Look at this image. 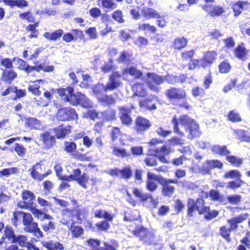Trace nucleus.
Returning <instances> with one entry per match:
<instances>
[{
    "label": "nucleus",
    "mask_w": 250,
    "mask_h": 250,
    "mask_svg": "<svg viewBox=\"0 0 250 250\" xmlns=\"http://www.w3.org/2000/svg\"><path fill=\"white\" fill-rule=\"evenodd\" d=\"M153 99L147 98L145 99L141 100L139 102L140 107L145 108L149 110H155L156 109V104L152 103Z\"/></svg>",
    "instance_id": "a18cd8bd"
},
{
    "label": "nucleus",
    "mask_w": 250,
    "mask_h": 250,
    "mask_svg": "<svg viewBox=\"0 0 250 250\" xmlns=\"http://www.w3.org/2000/svg\"><path fill=\"white\" fill-rule=\"evenodd\" d=\"M242 174L237 169H230L226 171L223 176L224 179H237L241 178Z\"/></svg>",
    "instance_id": "864d4df0"
},
{
    "label": "nucleus",
    "mask_w": 250,
    "mask_h": 250,
    "mask_svg": "<svg viewBox=\"0 0 250 250\" xmlns=\"http://www.w3.org/2000/svg\"><path fill=\"white\" fill-rule=\"evenodd\" d=\"M98 101L106 105L113 104L116 102L115 99L112 95H104L98 98Z\"/></svg>",
    "instance_id": "13d9d810"
},
{
    "label": "nucleus",
    "mask_w": 250,
    "mask_h": 250,
    "mask_svg": "<svg viewBox=\"0 0 250 250\" xmlns=\"http://www.w3.org/2000/svg\"><path fill=\"white\" fill-rule=\"evenodd\" d=\"M111 17L115 21L119 23H123L125 21L123 12L120 9L114 11L111 13Z\"/></svg>",
    "instance_id": "052dcab7"
},
{
    "label": "nucleus",
    "mask_w": 250,
    "mask_h": 250,
    "mask_svg": "<svg viewBox=\"0 0 250 250\" xmlns=\"http://www.w3.org/2000/svg\"><path fill=\"white\" fill-rule=\"evenodd\" d=\"M234 17L240 15L243 11L250 7V3L248 1L238 0L232 3L231 6Z\"/></svg>",
    "instance_id": "393cba45"
},
{
    "label": "nucleus",
    "mask_w": 250,
    "mask_h": 250,
    "mask_svg": "<svg viewBox=\"0 0 250 250\" xmlns=\"http://www.w3.org/2000/svg\"><path fill=\"white\" fill-rule=\"evenodd\" d=\"M156 157H157V155H156L155 153L154 154L149 153L147 157L144 160V162L148 167L156 166L158 164Z\"/></svg>",
    "instance_id": "6e6d98bb"
},
{
    "label": "nucleus",
    "mask_w": 250,
    "mask_h": 250,
    "mask_svg": "<svg viewBox=\"0 0 250 250\" xmlns=\"http://www.w3.org/2000/svg\"><path fill=\"white\" fill-rule=\"evenodd\" d=\"M56 174L59 179L62 181L68 182L75 181L83 188H87V183L90 180L92 183V186H94L97 183L96 178L89 179L88 175L85 173H82V170L79 168L73 169L72 173L69 175H62V167L60 164H57L54 167Z\"/></svg>",
    "instance_id": "7ed1b4c3"
},
{
    "label": "nucleus",
    "mask_w": 250,
    "mask_h": 250,
    "mask_svg": "<svg viewBox=\"0 0 250 250\" xmlns=\"http://www.w3.org/2000/svg\"><path fill=\"white\" fill-rule=\"evenodd\" d=\"M240 242L241 244L237 246L236 250H247L246 248L250 249V238L249 235L242 238Z\"/></svg>",
    "instance_id": "0e129e2a"
},
{
    "label": "nucleus",
    "mask_w": 250,
    "mask_h": 250,
    "mask_svg": "<svg viewBox=\"0 0 250 250\" xmlns=\"http://www.w3.org/2000/svg\"><path fill=\"white\" fill-rule=\"evenodd\" d=\"M51 91L46 90L43 93V96L49 101L53 98V93L56 91L58 96L63 98L65 102H68L74 106L81 105L85 108H89L92 107L91 101L87 97L81 92L74 93L73 87L71 86L66 88L60 87L56 90L54 88L51 89Z\"/></svg>",
    "instance_id": "f03ea898"
},
{
    "label": "nucleus",
    "mask_w": 250,
    "mask_h": 250,
    "mask_svg": "<svg viewBox=\"0 0 250 250\" xmlns=\"http://www.w3.org/2000/svg\"><path fill=\"white\" fill-rule=\"evenodd\" d=\"M226 159L232 165L236 167H239L243 163L242 159L234 155H227L226 157Z\"/></svg>",
    "instance_id": "774afa93"
},
{
    "label": "nucleus",
    "mask_w": 250,
    "mask_h": 250,
    "mask_svg": "<svg viewBox=\"0 0 250 250\" xmlns=\"http://www.w3.org/2000/svg\"><path fill=\"white\" fill-rule=\"evenodd\" d=\"M42 163L41 162H38L33 165L31 168L29 170L31 176L35 180L38 181H41L44 178L51 174L52 172L51 169H48L43 174H40L39 170L42 169Z\"/></svg>",
    "instance_id": "f3484780"
},
{
    "label": "nucleus",
    "mask_w": 250,
    "mask_h": 250,
    "mask_svg": "<svg viewBox=\"0 0 250 250\" xmlns=\"http://www.w3.org/2000/svg\"><path fill=\"white\" fill-rule=\"evenodd\" d=\"M17 76V72L13 69H3L1 73V80L6 83L11 84Z\"/></svg>",
    "instance_id": "c756f323"
},
{
    "label": "nucleus",
    "mask_w": 250,
    "mask_h": 250,
    "mask_svg": "<svg viewBox=\"0 0 250 250\" xmlns=\"http://www.w3.org/2000/svg\"><path fill=\"white\" fill-rule=\"evenodd\" d=\"M15 231L13 227L9 225H6L4 229V233L3 236L5 239H7L8 240L13 242V239L16 237Z\"/></svg>",
    "instance_id": "09e8293b"
},
{
    "label": "nucleus",
    "mask_w": 250,
    "mask_h": 250,
    "mask_svg": "<svg viewBox=\"0 0 250 250\" xmlns=\"http://www.w3.org/2000/svg\"><path fill=\"white\" fill-rule=\"evenodd\" d=\"M22 223L24 226V230L26 232L32 233L38 239L44 236L43 233L39 227L38 224L33 221V218L29 212H22Z\"/></svg>",
    "instance_id": "6e6552de"
},
{
    "label": "nucleus",
    "mask_w": 250,
    "mask_h": 250,
    "mask_svg": "<svg viewBox=\"0 0 250 250\" xmlns=\"http://www.w3.org/2000/svg\"><path fill=\"white\" fill-rule=\"evenodd\" d=\"M249 216L248 213L239 214L234 216L230 219L227 220V223L229 224L228 227L226 225H224L220 227L219 234L226 241L229 243L231 241V233L232 230H236L238 227V225L245 221Z\"/></svg>",
    "instance_id": "423d86ee"
},
{
    "label": "nucleus",
    "mask_w": 250,
    "mask_h": 250,
    "mask_svg": "<svg viewBox=\"0 0 250 250\" xmlns=\"http://www.w3.org/2000/svg\"><path fill=\"white\" fill-rule=\"evenodd\" d=\"M234 56L237 59L244 60L248 54V51L243 43L238 44L233 49Z\"/></svg>",
    "instance_id": "c9c22d12"
},
{
    "label": "nucleus",
    "mask_w": 250,
    "mask_h": 250,
    "mask_svg": "<svg viewBox=\"0 0 250 250\" xmlns=\"http://www.w3.org/2000/svg\"><path fill=\"white\" fill-rule=\"evenodd\" d=\"M133 61V54L131 52L126 51H122L119 57L117 58V62L120 63L131 64Z\"/></svg>",
    "instance_id": "4c0bfd02"
},
{
    "label": "nucleus",
    "mask_w": 250,
    "mask_h": 250,
    "mask_svg": "<svg viewBox=\"0 0 250 250\" xmlns=\"http://www.w3.org/2000/svg\"><path fill=\"white\" fill-rule=\"evenodd\" d=\"M159 183L161 187V194L164 197H170L174 193L175 188L171 184H177L178 181L177 179H166L162 176L159 177Z\"/></svg>",
    "instance_id": "f8f14e48"
},
{
    "label": "nucleus",
    "mask_w": 250,
    "mask_h": 250,
    "mask_svg": "<svg viewBox=\"0 0 250 250\" xmlns=\"http://www.w3.org/2000/svg\"><path fill=\"white\" fill-rule=\"evenodd\" d=\"M39 25V21H37L33 23L28 24L26 27V31L30 32V34L29 35L28 37L30 39L37 38L38 37L39 32L37 27Z\"/></svg>",
    "instance_id": "37998d69"
},
{
    "label": "nucleus",
    "mask_w": 250,
    "mask_h": 250,
    "mask_svg": "<svg viewBox=\"0 0 250 250\" xmlns=\"http://www.w3.org/2000/svg\"><path fill=\"white\" fill-rule=\"evenodd\" d=\"M112 154L117 157L122 158L129 157L130 156V154L127 152L125 149L115 146L113 147Z\"/></svg>",
    "instance_id": "e2e57ef3"
},
{
    "label": "nucleus",
    "mask_w": 250,
    "mask_h": 250,
    "mask_svg": "<svg viewBox=\"0 0 250 250\" xmlns=\"http://www.w3.org/2000/svg\"><path fill=\"white\" fill-rule=\"evenodd\" d=\"M63 31L62 29H58L54 30L53 32H46L44 33L43 36L46 40L48 41H56L59 40L62 36Z\"/></svg>",
    "instance_id": "e433bc0d"
},
{
    "label": "nucleus",
    "mask_w": 250,
    "mask_h": 250,
    "mask_svg": "<svg viewBox=\"0 0 250 250\" xmlns=\"http://www.w3.org/2000/svg\"><path fill=\"white\" fill-rule=\"evenodd\" d=\"M28 209L31 211V212L33 214L35 217L38 219H40L42 221L44 220L45 219L51 220L53 219V217L51 215L49 214L44 213L41 209L36 208L34 206H32Z\"/></svg>",
    "instance_id": "58836bf2"
},
{
    "label": "nucleus",
    "mask_w": 250,
    "mask_h": 250,
    "mask_svg": "<svg viewBox=\"0 0 250 250\" xmlns=\"http://www.w3.org/2000/svg\"><path fill=\"white\" fill-rule=\"evenodd\" d=\"M195 53V50L191 49L188 50H184L181 53V58L182 61L189 62L194 58Z\"/></svg>",
    "instance_id": "bf43d9fd"
},
{
    "label": "nucleus",
    "mask_w": 250,
    "mask_h": 250,
    "mask_svg": "<svg viewBox=\"0 0 250 250\" xmlns=\"http://www.w3.org/2000/svg\"><path fill=\"white\" fill-rule=\"evenodd\" d=\"M165 95L167 99L170 101H183L178 104L180 108L188 109L190 107V105L187 101V93L186 90L182 88L171 86L165 91Z\"/></svg>",
    "instance_id": "0eeeda50"
},
{
    "label": "nucleus",
    "mask_w": 250,
    "mask_h": 250,
    "mask_svg": "<svg viewBox=\"0 0 250 250\" xmlns=\"http://www.w3.org/2000/svg\"><path fill=\"white\" fill-rule=\"evenodd\" d=\"M141 12L143 17L146 20L160 18V13L151 7H144Z\"/></svg>",
    "instance_id": "7c9ffc66"
},
{
    "label": "nucleus",
    "mask_w": 250,
    "mask_h": 250,
    "mask_svg": "<svg viewBox=\"0 0 250 250\" xmlns=\"http://www.w3.org/2000/svg\"><path fill=\"white\" fill-rule=\"evenodd\" d=\"M16 60L19 63L18 68L25 71L28 74L33 71L40 72L41 70H43L44 72H52L54 69V66L53 65H48L44 67L42 64L37 65V62H34V64H36L35 66H30L26 61L21 59L17 58Z\"/></svg>",
    "instance_id": "1a4fd4ad"
},
{
    "label": "nucleus",
    "mask_w": 250,
    "mask_h": 250,
    "mask_svg": "<svg viewBox=\"0 0 250 250\" xmlns=\"http://www.w3.org/2000/svg\"><path fill=\"white\" fill-rule=\"evenodd\" d=\"M135 108L133 104L130 106H121L118 107L119 118L122 125L129 126L132 123V119L130 116L132 110Z\"/></svg>",
    "instance_id": "ddd939ff"
},
{
    "label": "nucleus",
    "mask_w": 250,
    "mask_h": 250,
    "mask_svg": "<svg viewBox=\"0 0 250 250\" xmlns=\"http://www.w3.org/2000/svg\"><path fill=\"white\" fill-rule=\"evenodd\" d=\"M202 7L211 17H220L225 12V8L219 5L206 4L203 5Z\"/></svg>",
    "instance_id": "aec40b11"
},
{
    "label": "nucleus",
    "mask_w": 250,
    "mask_h": 250,
    "mask_svg": "<svg viewBox=\"0 0 250 250\" xmlns=\"http://www.w3.org/2000/svg\"><path fill=\"white\" fill-rule=\"evenodd\" d=\"M2 2L10 7L17 6L18 8H22L28 6V2L26 0H2Z\"/></svg>",
    "instance_id": "79ce46f5"
},
{
    "label": "nucleus",
    "mask_w": 250,
    "mask_h": 250,
    "mask_svg": "<svg viewBox=\"0 0 250 250\" xmlns=\"http://www.w3.org/2000/svg\"><path fill=\"white\" fill-rule=\"evenodd\" d=\"M103 121L111 122L117 119V113L116 109L113 108H108L101 112Z\"/></svg>",
    "instance_id": "72a5a7b5"
},
{
    "label": "nucleus",
    "mask_w": 250,
    "mask_h": 250,
    "mask_svg": "<svg viewBox=\"0 0 250 250\" xmlns=\"http://www.w3.org/2000/svg\"><path fill=\"white\" fill-rule=\"evenodd\" d=\"M72 32L75 35L74 36L71 33L67 32L63 33L62 36V40L65 42H70L77 39H82L84 38L83 32L79 29H73Z\"/></svg>",
    "instance_id": "bb28decb"
},
{
    "label": "nucleus",
    "mask_w": 250,
    "mask_h": 250,
    "mask_svg": "<svg viewBox=\"0 0 250 250\" xmlns=\"http://www.w3.org/2000/svg\"><path fill=\"white\" fill-rule=\"evenodd\" d=\"M165 82L164 76L154 72H147L146 74V83L149 89L155 92H158L160 88L158 85L163 84Z\"/></svg>",
    "instance_id": "9b49d317"
},
{
    "label": "nucleus",
    "mask_w": 250,
    "mask_h": 250,
    "mask_svg": "<svg viewBox=\"0 0 250 250\" xmlns=\"http://www.w3.org/2000/svg\"><path fill=\"white\" fill-rule=\"evenodd\" d=\"M152 124L149 120L142 116H137L134 121V129L137 133L143 134L150 128Z\"/></svg>",
    "instance_id": "2eb2a0df"
},
{
    "label": "nucleus",
    "mask_w": 250,
    "mask_h": 250,
    "mask_svg": "<svg viewBox=\"0 0 250 250\" xmlns=\"http://www.w3.org/2000/svg\"><path fill=\"white\" fill-rule=\"evenodd\" d=\"M159 177L154 174L148 172L147 173V181L146 187L147 189L151 192L154 191L157 188V185L153 181H158Z\"/></svg>",
    "instance_id": "473e14b6"
},
{
    "label": "nucleus",
    "mask_w": 250,
    "mask_h": 250,
    "mask_svg": "<svg viewBox=\"0 0 250 250\" xmlns=\"http://www.w3.org/2000/svg\"><path fill=\"white\" fill-rule=\"evenodd\" d=\"M123 73L124 75L129 74L135 80L141 79L143 77V72L138 69L135 66H131L123 69Z\"/></svg>",
    "instance_id": "2f4dec72"
},
{
    "label": "nucleus",
    "mask_w": 250,
    "mask_h": 250,
    "mask_svg": "<svg viewBox=\"0 0 250 250\" xmlns=\"http://www.w3.org/2000/svg\"><path fill=\"white\" fill-rule=\"evenodd\" d=\"M108 173L112 176L120 177L125 180L130 178L132 174L129 166L125 167L121 169L118 168L110 169Z\"/></svg>",
    "instance_id": "4be33fe9"
},
{
    "label": "nucleus",
    "mask_w": 250,
    "mask_h": 250,
    "mask_svg": "<svg viewBox=\"0 0 250 250\" xmlns=\"http://www.w3.org/2000/svg\"><path fill=\"white\" fill-rule=\"evenodd\" d=\"M132 193L135 197L141 202H145L149 199L152 200L153 196L150 193H144L140 189L137 188H132Z\"/></svg>",
    "instance_id": "f704fd0d"
},
{
    "label": "nucleus",
    "mask_w": 250,
    "mask_h": 250,
    "mask_svg": "<svg viewBox=\"0 0 250 250\" xmlns=\"http://www.w3.org/2000/svg\"><path fill=\"white\" fill-rule=\"evenodd\" d=\"M56 118L59 121L66 122L77 120L79 115L76 110L71 107H63L57 110Z\"/></svg>",
    "instance_id": "9d476101"
},
{
    "label": "nucleus",
    "mask_w": 250,
    "mask_h": 250,
    "mask_svg": "<svg viewBox=\"0 0 250 250\" xmlns=\"http://www.w3.org/2000/svg\"><path fill=\"white\" fill-rule=\"evenodd\" d=\"M16 59V57H14L12 59L9 58H2L0 60V65L5 70L13 69L14 68L13 62L15 61Z\"/></svg>",
    "instance_id": "603ef678"
},
{
    "label": "nucleus",
    "mask_w": 250,
    "mask_h": 250,
    "mask_svg": "<svg viewBox=\"0 0 250 250\" xmlns=\"http://www.w3.org/2000/svg\"><path fill=\"white\" fill-rule=\"evenodd\" d=\"M121 74L118 71H113L109 76V80L105 85H102L104 92L112 91L121 86L122 83L120 79Z\"/></svg>",
    "instance_id": "4468645a"
},
{
    "label": "nucleus",
    "mask_w": 250,
    "mask_h": 250,
    "mask_svg": "<svg viewBox=\"0 0 250 250\" xmlns=\"http://www.w3.org/2000/svg\"><path fill=\"white\" fill-rule=\"evenodd\" d=\"M87 245L92 249V250H116L115 247L118 246L117 243L114 244V247L106 243H104V247H100L101 242L97 239L90 238L86 241Z\"/></svg>",
    "instance_id": "b1692460"
},
{
    "label": "nucleus",
    "mask_w": 250,
    "mask_h": 250,
    "mask_svg": "<svg viewBox=\"0 0 250 250\" xmlns=\"http://www.w3.org/2000/svg\"><path fill=\"white\" fill-rule=\"evenodd\" d=\"M211 150L215 153L221 156H227L230 153V151L228 149L226 146L214 145L212 147Z\"/></svg>",
    "instance_id": "3c124183"
},
{
    "label": "nucleus",
    "mask_w": 250,
    "mask_h": 250,
    "mask_svg": "<svg viewBox=\"0 0 250 250\" xmlns=\"http://www.w3.org/2000/svg\"><path fill=\"white\" fill-rule=\"evenodd\" d=\"M139 30L146 31L147 30L149 33L155 34L157 31V28L154 25H151L149 23H143L138 25Z\"/></svg>",
    "instance_id": "4d7b16f0"
},
{
    "label": "nucleus",
    "mask_w": 250,
    "mask_h": 250,
    "mask_svg": "<svg viewBox=\"0 0 250 250\" xmlns=\"http://www.w3.org/2000/svg\"><path fill=\"white\" fill-rule=\"evenodd\" d=\"M43 246L48 250H63L64 248L62 244L53 240L45 242Z\"/></svg>",
    "instance_id": "c03bdc74"
},
{
    "label": "nucleus",
    "mask_w": 250,
    "mask_h": 250,
    "mask_svg": "<svg viewBox=\"0 0 250 250\" xmlns=\"http://www.w3.org/2000/svg\"><path fill=\"white\" fill-rule=\"evenodd\" d=\"M72 202L76 206L72 208L63 209L62 211L61 222L64 225H70L69 230L73 238H78L84 233L83 229L80 226L75 225L76 223L82 224L87 220L88 210L85 207L79 205L76 200Z\"/></svg>",
    "instance_id": "f257e3e1"
},
{
    "label": "nucleus",
    "mask_w": 250,
    "mask_h": 250,
    "mask_svg": "<svg viewBox=\"0 0 250 250\" xmlns=\"http://www.w3.org/2000/svg\"><path fill=\"white\" fill-rule=\"evenodd\" d=\"M157 155V158L162 163L167 164L169 161L167 160L165 155H168L171 152V148L166 145H164L160 148H157L152 150Z\"/></svg>",
    "instance_id": "a878e982"
},
{
    "label": "nucleus",
    "mask_w": 250,
    "mask_h": 250,
    "mask_svg": "<svg viewBox=\"0 0 250 250\" xmlns=\"http://www.w3.org/2000/svg\"><path fill=\"white\" fill-rule=\"evenodd\" d=\"M94 216L98 218H104L108 221L113 220L114 215L108 213L106 211H103L102 209L96 210L94 213Z\"/></svg>",
    "instance_id": "8fccbe9b"
},
{
    "label": "nucleus",
    "mask_w": 250,
    "mask_h": 250,
    "mask_svg": "<svg viewBox=\"0 0 250 250\" xmlns=\"http://www.w3.org/2000/svg\"><path fill=\"white\" fill-rule=\"evenodd\" d=\"M227 119L232 123H238L242 121L240 113L236 109L230 110L227 116Z\"/></svg>",
    "instance_id": "49530a36"
},
{
    "label": "nucleus",
    "mask_w": 250,
    "mask_h": 250,
    "mask_svg": "<svg viewBox=\"0 0 250 250\" xmlns=\"http://www.w3.org/2000/svg\"><path fill=\"white\" fill-rule=\"evenodd\" d=\"M218 67L219 72L222 74L228 73L231 69V65L228 59L221 62L218 64Z\"/></svg>",
    "instance_id": "de8ad7c7"
},
{
    "label": "nucleus",
    "mask_w": 250,
    "mask_h": 250,
    "mask_svg": "<svg viewBox=\"0 0 250 250\" xmlns=\"http://www.w3.org/2000/svg\"><path fill=\"white\" fill-rule=\"evenodd\" d=\"M97 4L103 9L111 11L117 7V3L114 0H97Z\"/></svg>",
    "instance_id": "ea45409f"
},
{
    "label": "nucleus",
    "mask_w": 250,
    "mask_h": 250,
    "mask_svg": "<svg viewBox=\"0 0 250 250\" xmlns=\"http://www.w3.org/2000/svg\"><path fill=\"white\" fill-rule=\"evenodd\" d=\"M188 40L184 37H176L172 42L171 47L175 50L180 51L188 45Z\"/></svg>",
    "instance_id": "cd10ccee"
},
{
    "label": "nucleus",
    "mask_w": 250,
    "mask_h": 250,
    "mask_svg": "<svg viewBox=\"0 0 250 250\" xmlns=\"http://www.w3.org/2000/svg\"><path fill=\"white\" fill-rule=\"evenodd\" d=\"M218 53L215 50H207L205 52L201 58L202 65L206 68L213 64L217 59Z\"/></svg>",
    "instance_id": "412c9836"
},
{
    "label": "nucleus",
    "mask_w": 250,
    "mask_h": 250,
    "mask_svg": "<svg viewBox=\"0 0 250 250\" xmlns=\"http://www.w3.org/2000/svg\"><path fill=\"white\" fill-rule=\"evenodd\" d=\"M21 196L22 200V205L21 206V208L29 209L35 206V195L32 191L24 189L21 192Z\"/></svg>",
    "instance_id": "a211bd4d"
},
{
    "label": "nucleus",
    "mask_w": 250,
    "mask_h": 250,
    "mask_svg": "<svg viewBox=\"0 0 250 250\" xmlns=\"http://www.w3.org/2000/svg\"><path fill=\"white\" fill-rule=\"evenodd\" d=\"M203 192L205 193V197H209L211 201L222 202L224 200V196L220 194L216 190L210 189L208 192Z\"/></svg>",
    "instance_id": "a19ab883"
},
{
    "label": "nucleus",
    "mask_w": 250,
    "mask_h": 250,
    "mask_svg": "<svg viewBox=\"0 0 250 250\" xmlns=\"http://www.w3.org/2000/svg\"><path fill=\"white\" fill-rule=\"evenodd\" d=\"M77 144L75 142L69 141H65L64 142L63 149L68 153L73 155L77 150Z\"/></svg>",
    "instance_id": "680f3d73"
},
{
    "label": "nucleus",
    "mask_w": 250,
    "mask_h": 250,
    "mask_svg": "<svg viewBox=\"0 0 250 250\" xmlns=\"http://www.w3.org/2000/svg\"><path fill=\"white\" fill-rule=\"evenodd\" d=\"M186 126V130L188 133L191 139L198 137L200 134L199 126L198 124L192 119L188 115H183L178 119L176 116H174L171 121L173 125L174 131L180 136H184V133L181 131L179 129V123Z\"/></svg>",
    "instance_id": "39448f33"
},
{
    "label": "nucleus",
    "mask_w": 250,
    "mask_h": 250,
    "mask_svg": "<svg viewBox=\"0 0 250 250\" xmlns=\"http://www.w3.org/2000/svg\"><path fill=\"white\" fill-rule=\"evenodd\" d=\"M132 233L135 237L138 238L139 240L148 244V238L150 235L148 229L142 225L137 226Z\"/></svg>",
    "instance_id": "5701e85b"
},
{
    "label": "nucleus",
    "mask_w": 250,
    "mask_h": 250,
    "mask_svg": "<svg viewBox=\"0 0 250 250\" xmlns=\"http://www.w3.org/2000/svg\"><path fill=\"white\" fill-rule=\"evenodd\" d=\"M245 183L241 178H238L235 180L229 181L227 183V188L229 189H236L240 188Z\"/></svg>",
    "instance_id": "5fc2aeb1"
},
{
    "label": "nucleus",
    "mask_w": 250,
    "mask_h": 250,
    "mask_svg": "<svg viewBox=\"0 0 250 250\" xmlns=\"http://www.w3.org/2000/svg\"><path fill=\"white\" fill-rule=\"evenodd\" d=\"M72 129L73 126L71 125L62 124L52 129L57 139L62 140L68 137L72 133Z\"/></svg>",
    "instance_id": "dca6fc26"
},
{
    "label": "nucleus",
    "mask_w": 250,
    "mask_h": 250,
    "mask_svg": "<svg viewBox=\"0 0 250 250\" xmlns=\"http://www.w3.org/2000/svg\"><path fill=\"white\" fill-rule=\"evenodd\" d=\"M214 168L211 160H207L200 169V172L203 174H208L212 169Z\"/></svg>",
    "instance_id": "69168bd1"
},
{
    "label": "nucleus",
    "mask_w": 250,
    "mask_h": 250,
    "mask_svg": "<svg viewBox=\"0 0 250 250\" xmlns=\"http://www.w3.org/2000/svg\"><path fill=\"white\" fill-rule=\"evenodd\" d=\"M41 86L38 83L32 82V84H29L28 86V90L33 95L36 96H39L41 94L40 90Z\"/></svg>",
    "instance_id": "338daca9"
},
{
    "label": "nucleus",
    "mask_w": 250,
    "mask_h": 250,
    "mask_svg": "<svg viewBox=\"0 0 250 250\" xmlns=\"http://www.w3.org/2000/svg\"><path fill=\"white\" fill-rule=\"evenodd\" d=\"M196 210L199 215L205 214L204 217L209 220L216 217L219 212L216 210H210V208L207 206L205 201L202 198H197L196 200L189 198L187 202V215L192 217Z\"/></svg>",
    "instance_id": "20e7f679"
},
{
    "label": "nucleus",
    "mask_w": 250,
    "mask_h": 250,
    "mask_svg": "<svg viewBox=\"0 0 250 250\" xmlns=\"http://www.w3.org/2000/svg\"><path fill=\"white\" fill-rule=\"evenodd\" d=\"M40 136L42 146L45 149H49L56 146L57 138L50 132L45 131L41 134Z\"/></svg>",
    "instance_id": "6ab92c4d"
},
{
    "label": "nucleus",
    "mask_w": 250,
    "mask_h": 250,
    "mask_svg": "<svg viewBox=\"0 0 250 250\" xmlns=\"http://www.w3.org/2000/svg\"><path fill=\"white\" fill-rule=\"evenodd\" d=\"M133 95L139 97H145L147 95V91L144 84L142 83L136 82L131 86Z\"/></svg>",
    "instance_id": "c85d7f7f"
}]
</instances>
